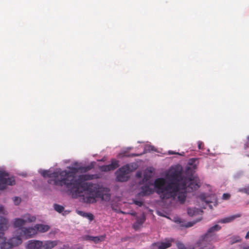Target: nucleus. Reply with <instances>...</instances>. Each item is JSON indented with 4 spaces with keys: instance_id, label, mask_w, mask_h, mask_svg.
Listing matches in <instances>:
<instances>
[{
    "instance_id": "nucleus-1",
    "label": "nucleus",
    "mask_w": 249,
    "mask_h": 249,
    "mask_svg": "<svg viewBox=\"0 0 249 249\" xmlns=\"http://www.w3.org/2000/svg\"><path fill=\"white\" fill-rule=\"evenodd\" d=\"M41 175L50 179L48 183L56 186H64L70 192L73 198L82 197V201L86 203H94L96 198L105 199L106 196L109 199V194H104L99 186L84 181L93 179V175H81L77 178H75L72 172L66 170L60 172H51L49 170H43Z\"/></svg>"
},
{
    "instance_id": "nucleus-2",
    "label": "nucleus",
    "mask_w": 249,
    "mask_h": 249,
    "mask_svg": "<svg viewBox=\"0 0 249 249\" xmlns=\"http://www.w3.org/2000/svg\"><path fill=\"white\" fill-rule=\"evenodd\" d=\"M167 177L169 180L167 182L162 178L154 181L156 192L161 199L175 200L178 196V201L183 204L186 200L187 192H193L199 187L197 180L192 176L184 175L180 166L171 168Z\"/></svg>"
},
{
    "instance_id": "nucleus-3",
    "label": "nucleus",
    "mask_w": 249,
    "mask_h": 249,
    "mask_svg": "<svg viewBox=\"0 0 249 249\" xmlns=\"http://www.w3.org/2000/svg\"><path fill=\"white\" fill-rule=\"evenodd\" d=\"M220 229L221 227L217 224L209 228L207 233L197 243L199 249H212L213 248L212 242L215 238L214 232Z\"/></svg>"
},
{
    "instance_id": "nucleus-4",
    "label": "nucleus",
    "mask_w": 249,
    "mask_h": 249,
    "mask_svg": "<svg viewBox=\"0 0 249 249\" xmlns=\"http://www.w3.org/2000/svg\"><path fill=\"white\" fill-rule=\"evenodd\" d=\"M8 220L0 216V245L1 249H11L13 247L10 240L6 242V238L3 237L4 231L8 228Z\"/></svg>"
},
{
    "instance_id": "nucleus-5",
    "label": "nucleus",
    "mask_w": 249,
    "mask_h": 249,
    "mask_svg": "<svg viewBox=\"0 0 249 249\" xmlns=\"http://www.w3.org/2000/svg\"><path fill=\"white\" fill-rule=\"evenodd\" d=\"M31 222V218L28 217L27 220H24L21 218H16L14 222V226L15 228H18L17 232L23 233L25 236V239L30 238L31 237V228H23L27 222Z\"/></svg>"
},
{
    "instance_id": "nucleus-6",
    "label": "nucleus",
    "mask_w": 249,
    "mask_h": 249,
    "mask_svg": "<svg viewBox=\"0 0 249 249\" xmlns=\"http://www.w3.org/2000/svg\"><path fill=\"white\" fill-rule=\"evenodd\" d=\"M8 174L5 171H0V190L6 189L7 185H13L15 184L14 177H9Z\"/></svg>"
},
{
    "instance_id": "nucleus-7",
    "label": "nucleus",
    "mask_w": 249,
    "mask_h": 249,
    "mask_svg": "<svg viewBox=\"0 0 249 249\" xmlns=\"http://www.w3.org/2000/svg\"><path fill=\"white\" fill-rule=\"evenodd\" d=\"M57 244L56 241H47L45 242L32 240V249H52Z\"/></svg>"
},
{
    "instance_id": "nucleus-8",
    "label": "nucleus",
    "mask_w": 249,
    "mask_h": 249,
    "mask_svg": "<svg viewBox=\"0 0 249 249\" xmlns=\"http://www.w3.org/2000/svg\"><path fill=\"white\" fill-rule=\"evenodd\" d=\"M129 172L130 168L128 165L121 167L116 172V180L120 182L127 181L129 177Z\"/></svg>"
},
{
    "instance_id": "nucleus-9",
    "label": "nucleus",
    "mask_w": 249,
    "mask_h": 249,
    "mask_svg": "<svg viewBox=\"0 0 249 249\" xmlns=\"http://www.w3.org/2000/svg\"><path fill=\"white\" fill-rule=\"evenodd\" d=\"M173 240L168 239L165 242H157L153 243L150 247V249H166L171 246Z\"/></svg>"
},
{
    "instance_id": "nucleus-10",
    "label": "nucleus",
    "mask_w": 249,
    "mask_h": 249,
    "mask_svg": "<svg viewBox=\"0 0 249 249\" xmlns=\"http://www.w3.org/2000/svg\"><path fill=\"white\" fill-rule=\"evenodd\" d=\"M119 166V161L116 160H112L110 164L100 166L99 169L102 172H108L114 170Z\"/></svg>"
},
{
    "instance_id": "nucleus-11",
    "label": "nucleus",
    "mask_w": 249,
    "mask_h": 249,
    "mask_svg": "<svg viewBox=\"0 0 249 249\" xmlns=\"http://www.w3.org/2000/svg\"><path fill=\"white\" fill-rule=\"evenodd\" d=\"M50 227L49 226L45 224H36L34 227H32V235L37 232H45L49 230Z\"/></svg>"
},
{
    "instance_id": "nucleus-12",
    "label": "nucleus",
    "mask_w": 249,
    "mask_h": 249,
    "mask_svg": "<svg viewBox=\"0 0 249 249\" xmlns=\"http://www.w3.org/2000/svg\"><path fill=\"white\" fill-rule=\"evenodd\" d=\"M18 233H19L18 235H17L15 237H13L11 239H10V241L13 247L17 246L22 243V239H25V236L24 235L23 233L21 232H17Z\"/></svg>"
},
{
    "instance_id": "nucleus-13",
    "label": "nucleus",
    "mask_w": 249,
    "mask_h": 249,
    "mask_svg": "<svg viewBox=\"0 0 249 249\" xmlns=\"http://www.w3.org/2000/svg\"><path fill=\"white\" fill-rule=\"evenodd\" d=\"M141 191L138 195L142 196H147L152 194L153 192L152 189L148 185L142 186L141 188Z\"/></svg>"
},
{
    "instance_id": "nucleus-14",
    "label": "nucleus",
    "mask_w": 249,
    "mask_h": 249,
    "mask_svg": "<svg viewBox=\"0 0 249 249\" xmlns=\"http://www.w3.org/2000/svg\"><path fill=\"white\" fill-rule=\"evenodd\" d=\"M187 213L190 216H193L194 215L197 214L201 215L203 213V211L196 208H189L187 209Z\"/></svg>"
},
{
    "instance_id": "nucleus-15",
    "label": "nucleus",
    "mask_w": 249,
    "mask_h": 249,
    "mask_svg": "<svg viewBox=\"0 0 249 249\" xmlns=\"http://www.w3.org/2000/svg\"><path fill=\"white\" fill-rule=\"evenodd\" d=\"M241 216L240 214H237L236 215H231L229 217H225L224 218L221 219L218 221V223H227L232 221L234 219H235L237 217H239Z\"/></svg>"
},
{
    "instance_id": "nucleus-16",
    "label": "nucleus",
    "mask_w": 249,
    "mask_h": 249,
    "mask_svg": "<svg viewBox=\"0 0 249 249\" xmlns=\"http://www.w3.org/2000/svg\"><path fill=\"white\" fill-rule=\"evenodd\" d=\"M77 213L80 215L84 217L87 218L90 221H91L94 219L93 215L90 213H87L80 211H78Z\"/></svg>"
},
{
    "instance_id": "nucleus-17",
    "label": "nucleus",
    "mask_w": 249,
    "mask_h": 249,
    "mask_svg": "<svg viewBox=\"0 0 249 249\" xmlns=\"http://www.w3.org/2000/svg\"><path fill=\"white\" fill-rule=\"evenodd\" d=\"M105 236H89V239L91 241H93L94 243H97L100 241H102L104 240Z\"/></svg>"
},
{
    "instance_id": "nucleus-18",
    "label": "nucleus",
    "mask_w": 249,
    "mask_h": 249,
    "mask_svg": "<svg viewBox=\"0 0 249 249\" xmlns=\"http://www.w3.org/2000/svg\"><path fill=\"white\" fill-rule=\"evenodd\" d=\"M241 241V238L239 236H233L230 238L229 243L231 244H233L236 242H239Z\"/></svg>"
},
{
    "instance_id": "nucleus-19",
    "label": "nucleus",
    "mask_w": 249,
    "mask_h": 249,
    "mask_svg": "<svg viewBox=\"0 0 249 249\" xmlns=\"http://www.w3.org/2000/svg\"><path fill=\"white\" fill-rule=\"evenodd\" d=\"M53 207L54 210L59 213L62 212L64 210V208L63 206L57 204H54L53 205Z\"/></svg>"
},
{
    "instance_id": "nucleus-20",
    "label": "nucleus",
    "mask_w": 249,
    "mask_h": 249,
    "mask_svg": "<svg viewBox=\"0 0 249 249\" xmlns=\"http://www.w3.org/2000/svg\"><path fill=\"white\" fill-rule=\"evenodd\" d=\"M145 220V217L144 215L136 218V221L139 224L142 225Z\"/></svg>"
},
{
    "instance_id": "nucleus-21",
    "label": "nucleus",
    "mask_w": 249,
    "mask_h": 249,
    "mask_svg": "<svg viewBox=\"0 0 249 249\" xmlns=\"http://www.w3.org/2000/svg\"><path fill=\"white\" fill-rule=\"evenodd\" d=\"M239 192L249 195V184L239 190Z\"/></svg>"
},
{
    "instance_id": "nucleus-22",
    "label": "nucleus",
    "mask_w": 249,
    "mask_h": 249,
    "mask_svg": "<svg viewBox=\"0 0 249 249\" xmlns=\"http://www.w3.org/2000/svg\"><path fill=\"white\" fill-rule=\"evenodd\" d=\"M92 168V166L88 165L84 167H81L79 168L80 170H81L82 172H86L90 169H91Z\"/></svg>"
},
{
    "instance_id": "nucleus-23",
    "label": "nucleus",
    "mask_w": 249,
    "mask_h": 249,
    "mask_svg": "<svg viewBox=\"0 0 249 249\" xmlns=\"http://www.w3.org/2000/svg\"><path fill=\"white\" fill-rule=\"evenodd\" d=\"M13 201L15 205H18L20 203L21 199L18 197H15L13 198Z\"/></svg>"
},
{
    "instance_id": "nucleus-24",
    "label": "nucleus",
    "mask_w": 249,
    "mask_h": 249,
    "mask_svg": "<svg viewBox=\"0 0 249 249\" xmlns=\"http://www.w3.org/2000/svg\"><path fill=\"white\" fill-rule=\"evenodd\" d=\"M232 249H249V246L242 247L241 245H238Z\"/></svg>"
},
{
    "instance_id": "nucleus-25",
    "label": "nucleus",
    "mask_w": 249,
    "mask_h": 249,
    "mask_svg": "<svg viewBox=\"0 0 249 249\" xmlns=\"http://www.w3.org/2000/svg\"><path fill=\"white\" fill-rule=\"evenodd\" d=\"M133 202L136 205L139 206H142L143 205V202L142 201L139 200H133Z\"/></svg>"
},
{
    "instance_id": "nucleus-26",
    "label": "nucleus",
    "mask_w": 249,
    "mask_h": 249,
    "mask_svg": "<svg viewBox=\"0 0 249 249\" xmlns=\"http://www.w3.org/2000/svg\"><path fill=\"white\" fill-rule=\"evenodd\" d=\"M230 196H231L230 194H227V193H224L223 195L222 198L224 200H228L230 198Z\"/></svg>"
},
{
    "instance_id": "nucleus-27",
    "label": "nucleus",
    "mask_w": 249,
    "mask_h": 249,
    "mask_svg": "<svg viewBox=\"0 0 249 249\" xmlns=\"http://www.w3.org/2000/svg\"><path fill=\"white\" fill-rule=\"evenodd\" d=\"M177 247L178 249H186L184 245L181 243H178Z\"/></svg>"
},
{
    "instance_id": "nucleus-28",
    "label": "nucleus",
    "mask_w": 249,
    "mask_h": 249,
    "mask_svg": "<svg viewBox=\"0 0 249 249\" xmlns=\"http://www.w3.org/2000/svg\"><path fill=\"white\" fill-rule=\"evenodd\" d=\"M198 144V147L199 149H203L204 147V143L201 141H198L197 142Z\"/></svg>"
},
{
    "instance_id": "nucleus-29",
    "label": "nucleus",
    "mask_w": 249,
    "mask_h": 249,
    "mask_svg": "<svg viewBox=\"0 0 249 249\" xmlns=\"http://www.w3.org/2000/svg\"><path fill=\"white\" fill-rule=\"evenodd\" d=\"M141 226V225L139 224L137 222H136L135 223H134L133 225V228L135 230H137L139 228H140Z\"/></svg>"
},
{
    "instance_id": "nucleus-30",
    "label": "nucleus",
    "mask_w": 249,
    "mask_h": 249,
    "mask_svg": "<svg viewBox=\"0 0 249 249\" xmlns=\"http://www.w3.org/2000/svg\"><path fill=\"white\" fill-rule=\"evenodd\" d=\"M195 223L196 222H189L186 224L185 227L186 228L191 227L193 226Z\"/></svg>"
},
{
    "instance_id": "nucleus-31",
    "label": "nucleus",
    "mask_w": 249,
    "mask_h": 249,
    "mask_svg": "<svg viewBox=\"0 0 249 249\" xmlns=\"http://www.w3.org/2000/svg\"><path fill=\"white\" fill-rule=\"evenodd\" d=\"M202 201L205 202L206 204H209L210 203H211L212 202L208 200L207 198L202 197V196L201 197Z\"/></svg>"
},
{
    "instance_id": "nucleus-32",
    "label": "nucleus",
    "mask_w": 249,
    "mask_h": 249,
    "mask_svg": "<svg viewBox=\"0 0 249 249\" xmlns=\"http://www.w3.org/2000/svg\"><path fill=\"white\" fill-rule=\"evenodd\" d=\"M169 154H178V155H181V156H183L184 155V152H182V154H179V153H175V152H174L173 151H169Z\"/></svg>"
},
{
    "instance_id": "nucleus-33",
    "label": "nucleus",
    "mask_w": 249,
    "mask_h": 249,
    "mask_svg": "<svg viewBox=\"0 0 249 249\" xmlns=\"http://www.w3.org/2000/svg\"><path fill=\"white\" fill-rule=\"evenodd\" d=\"M27 248L28 249H31V240H29L28 241V245L27 246Z\"/></svg>"
},
{
    "instance_id": "nucleus-34",
    "label": "nucleus",
    "mask_w": 249,
    "mask_h": 249,
    "mask_svg": "<svg viewBox=\"0 0 249 249\" xmlns=\"http://www.w3.org/2000/svg\"><path fill=\"white\" fill-rule=\"evenodd\" d=\"M0 213H3V214H4V208L2 206H0Z\"/></svg>"
},
{
    "instance_id": "nucleus-35",
    "label": "nucleus",
    "mask_w": 249,
    "mask_h": 249,
    "mask_svg": "<svg viewBox=\"0 0 249 249\" xmlns=\"http://www.w3.org/2000/svg\"><path fill=\"white\" fill-rule=\"evenodd\" d=\"M136 176L138 178H141V173H137Z\"/></svg>"
},
{
    "instance_id": "nucleus-36",
    "label": "nucleus",
    "mask_w": 249,
    "mask_h": 249,
    "mask_svg": "<svg viewBox=\"0 0 249 249\" xmlns=\"http://www.w3.org/2000/svg\"><path fill=\"white\" fill-rule=\"evenodd\" d=\"M245 238L246 239L249 238V231L247 233Z\"/></svg>"
},
{
    "instance_id": "nucleus-37",
    "label": "nucleus",
    "mask_w": 249,
    "mask_h": 249,
    "mask_svg": "<svg viewBox=\"0 0 249 249\" xmlns=\"http://www.w3.org/2000/svg\"><path fill=\"white\" fill-rule=\"evenodd\" d=\"M72 169L74 171V173L76 172V171H77L76 169L75 168H72Z\"/></svg>"
},
{
    "instance_id": "nucleus-38",
    "label": "nucleus",
    "mask_w": 249,
    "mask_h": 249,
    "mask_svg": "<svg viewBox=\"0 0 249 249\" xmlns=\"http://www.w3.org/2000/svg\"><path fill=\"white\" fill-rule=\"evenodd\" d=\"M131 215H132L135 216V215H136V213H131Z\"/></svg>"
},
{
    "instance_id": "nucleus-39",
    "label": "nucleus",
    "mask_w": 249,
    "mask_h": 249,
    "mask_svg": "<svg viewBox=\"0 0 249 249\" xmlns=\"http://www.w3.org/2000/svg\"><path fill=\"white\" fill-rule=\"evenodd\" d=\"M139 156V155H138V154H133V156Z\"/></svg>"
},
{
    "instance_id": "nucleus-40",
    "label": "nucleus",
    "mask_w": 249,
    "mask_h": 249,
    "mask_svg": "<svg viewBox=\"0 0 249 249\" xmlns=\"http://www.w3.org/2000/svg\"><path fill=\"white\" fill-rule=\"evenodd\" d=\"M209 207H210V209H211L213 208L212 206L211 205H209Z\"/></svg>"
},
{
    "instance_id": "nucleus-41",
    "label": "nucleus",
    "mask_w": 249,
    "mask_h": 249,
    "mask_svg": "<svg viewBox=\"0 0 249 249\" xmlns=\"http://www.w3.org/2000/svg\"><path fill=\"white\" fill-rule=\"evenodd\" d=\"M32 221H33V220H35L36 218H34V217H32Z\"/></svg>"
},
{
    "instance_id": "nucleus-42",
    "label": "nucleus",
    "mask_w": 249,
    "mask_h": 249,
    "mask_svg": "<svg viewBox=\"0 0 249 249\" xmlns=\"http://www.w3.org/2000/svg\"><path fill=\"white\" fill-rule=\"evenodd\" d=\"M248 140L249 141V136L248 137Z\"/></svg>"
}]
</instances>
